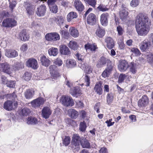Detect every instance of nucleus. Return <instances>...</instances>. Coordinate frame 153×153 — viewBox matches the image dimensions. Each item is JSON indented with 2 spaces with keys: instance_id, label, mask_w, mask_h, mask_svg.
<instances>
[{
  "instance_id": "1",
  "label": "nucleus",
  "mask_w": 153,
  "mask_h": 153,
  "mask_svg": "<svg viewBox=\"0 0 153 153\" xmlns=\"http://www.w3.org/2000/svg\"><path fill=\"white\" fill-rule=\"evenodd\" d=\"M151 25L148 15L140 13L137 16L135 21V28L138 35L145 36L148 33Z\"/></svg>"
},
{
  "instance_id": "2",
  "label": "nucleus",
  "mask_w": 153,
  "mask_h": 153,
  "mask_svg": "<svg viewBox=\"0 0 153 153\" xmlns=\"http://www.w3.org/2000/svg\"><path fill=\"white\" fill-rule=\"evenodd\" d=\"M2 26L6 28H13L17 25V21L14 19L7 18L2 22Z\"/></svg>"
},
{
  "instance_id": "3",
  "label": "nucleus",
  "mask_w": 153,
  "mask_h": 153,
  "mask_svg": "<svg viewBox=\"0 0 153 153\" xmlns=\"http://www.w3.org/2000/svg\"><path fill=\"white\" fill-rule=\"evenodd\" d=\"M45 38L47 41L54 42L59 40L60 36L56 32H51L47 33L45 36Z\"/></svg>"
},
{
  "instance_id": "4",
  "label": "nucleus",
  "mask_w": 153,
  "mask_h": 153,
  "mask_svg": "<svg viewBox=\"0 0 153 153\" xmlns=\"http://www.w3.org/2000/svg\"><path fill=\"white\" fill-rule=\"evenodd\" d=\"M110 65L112 64V62L108 59L102 56L100 58L97 62L96 66L97 68H99L105 66L106 63Z\"/></svg>"
},
{
  "instance_id": "5",
  "label": "nucleus",
  "mask_w": 153,
  "mask_h": 153,
  "mask_svg": "<svg viewBox=\"0 0 153 153\" xmlns=\"http://www.w3.org/2000/svg\"><path fill=\"white\" fill-rule=\"evenodd\" d=\"M0 70L9 75L12 73L10 66L7 62L0 63Z\"/></svg>"
},
{
  "instance_id": "6",
  "label": "nucleus",
  "mask_w": 153,
  "mask_h": 153,
  "mask_svg": "<svg viewBox=\"0 0 153 153\" xmlns=\"http://www.w3.org/2000/svg\"><path fill=\"white\" fill-rule=\"evenodd\" d=\"M61 100L62 104L65 106H73L74 104V102L71 97L63 96Z\"/></svg>"
},
{
  "instance_id": "7",
  "label": "nucleus",
  "mask_w": 153,
  "mask_h": 153,
  "mask_svg": "<svg viewBox=\"0 0 153 153\" xmlns=\"http://www.w3.org/2000/svg\"><path fill=\"white\" fill-rule=\"evenodd\" d=\"M26 65L34 70L37 69L39 67L37 60L33 58H29L26 62Z\"/></svg>"
},
{
  "instance_id": "8",
  "label": "nucleus",
  "mask_w": 153,
  "mask_h": 153,
  "mask_svg": "<svg viewBox=\"0 0 153 153\" xmlns=\"http://www.w3.org/2000/svg\"><path fill=\"white\" fill-rule=\"evenodd\" d=\"M151 45L150 41L148 39L145 40L140 43V48L142 52H145L149 49Z\"/></svg>"
},
{
  "instance_id": "9",
  "label": "nucleus",
  "mask_w": 153,
  "mask_h": 153,
  "mask_svg": "<svg viewBox=\"0 0 153 153\" xmlns=\"http://www.w3.org/2000/svg\"><path fill=\"white\" fill-rule=\"evenodd\" d=\"M149 102V99L147 96L146 95L142 96L138 102V105L140 108L146 107Z\"/></svg>"
},
{
  "instance_id": "10",
  "label": "nucleus",
  "mask_w": 153,
  "mask_h": 153,
  "mask_svg": "<svg viewBox=\"0 0 153 153\" xmlns=\"http://www.w3.org/2000/svg\"><path fill=\"white\" fill-rule=\"evenodd\" d=\"M44 102V98L39 97L31 101L30 104L33 107L36 108L40 106L41 105H43Z\"/></svg>"
},
{
  "instance_id": "11",
  "label": "nucleus",
  "mask_w": 153,
  "mask_h": 153,
  "mask_svg": "<svg viewBox=\"0 0 153 153\" xmlns=\"http://www.w3.org/2000/svg\"><path fill=\"white\" fill-rule=\"evenodd\" d=\"M37 10L36 14L38 16L41 17L45 14L46 12L47 8L44 4H42L37 8Z\"/></svg>"
},
{
  "instance_id": "12",
  "label": "nucleus",
  "mask_w": 153,
  "mask_h": 153,
  "mask_svg": "<svg viewBox=\"0 0 153 153\" xmlns=\"http://www.w3.org/2000/svg\"><path fill=\"white\" fill-rule=\"evenodd\" d=\"M113 67L112 64L110 65V63L107 65V67L102 74V76L104 78L109 77L111 74L113 70Z\"/></svg>"
},
{
  "instance_id": "13",
  "label": "nucleus",
  "mask_w": 153,
  "mask_h": 153,
  "mask_svg": "<svg viewBox=\"0 0 153 153\" xmlns=\"http://www.w3.org/2000/svg\"><path fill=\"white\" fill-rule=\"evenodd\" d=\"M82 140L80 136L77 134H74L72 137L71 143L76 147L80 146Z\"/></svg>"
},
{
  "instance_id": "14",
  "label": "nucleus",
  "mask_w": 153,
  "mask_h": 153,
  "mask_svg": "<svg viewBox=\"0 0 153 153\" xmlns=\"http://www.w3.org/2000/svg\"><path fill=\"white\" fill-rule=\"evenodd\" d=\"M41 111V115L42 117L45 119L49 118L52 113V111L50 108L47 106L44 107Z\"/></svg>"
},
{
  "instance_id": "15",
  "label": "nucleus",
  "mask_w": 153,
  "mask_h": 153,
  "mask_svg": "<svg viewBox=\"0 0 153 153\" xmlns=\"http://www.w3.org/2000/svg\"><path fill=\"white\" fill-rule=\"evenodd\" d=\"M87 22L88 24L93 25L96 24V16L93 13H90L87 18Z\"/></svg>"
},
{
  "instance_id": "16",
  "label": "nucleus",
  "mask_w": 153,
  "mask_h": 153,
  "mask_svg": "<svg viewBox=\"0 0 153 153\" xmlns=\"http://www.w3.org/2000/svg\"><path fill=\"white\" fill-rule=\"evenodd\" d=\"M19 37L21 40L23 41H26L29 40L30 36L26 29L22 30L19 34Z\"/></svg>"
},
{
  "instance_id": "17",
  "label": "nucleus",
  "mask_w": 153,
  "mask_h": 153,
  "mask_svg": "<svg viewBox=\"0 0 153 153\" xmlns=\"http://www.w3.org/2000/svg\"><path fill=\"white\" fill-rule=\"evenodd\" d=\"M59 52L61 54L64 55H70L71 52L68 47L65 45H61L60 46Z\"/></svg>"
},
{
  "instance_id": "18",
  "label": "nucleus",
  "mask_w": 153,
  "mask_h": 153,
  "mask_svg": "<svg viewBox=\"0 0 153 153\" xmlns=\"http://www.w3.org/2000/svg\"><path fill=\"white\" fill-rule=\"evenodd\" d=\"M109 16L108 13H105L102 14L100 16V22L101 25L104 26H106L108 24V18Z\"/></svg>"
},
{
  "instance_id": "19",
  "label": "nucleus",
  "mask_w": 153,
  "mask_h": 153,
  "mask_svg": "<svg viewBox=\"0 0 153 153\" xmlns=\"http://www.w3.org/2000/svg\"><path fill=\"white\" fill-rule=\"evenodd\" d=\"M106 46L109 49L113 48L115 46V42L113 39L110 37H107L105 39Z\"/></svg>"
},
{
  "instance_id": "20",
  "label": "nucleus",
  "mask_w": 153,
  "mask_h": 153,
  "mask_svg": "<svg viewBox=\"0 0 153 153\" xmlns=\"http://www.w3.org/2000/svg\"><path fill=\"white\" fill-rule=\"evenodd\" d=\"M118 67L120 71L123 72L126 71L128 67V65L126 61L125 60L121 61L120 62Z\"/></svg>"
},
{
  "instance_id": "21",
  "label": "nucleus",
  "mask_w": 153,
  "mask_h": 153,
  "mask_svg": "<svg viewBox=\"0 0 153 153\" xmlns=\"http://www.w3.org/2000/svg\"><path fill=\"white\" fill-rule=\"evenodd\" d=\"M5 55L8 58H12L17 56H18V53L15 50L10 49L6 51Z\"/></svg>"
},
{
  "instance_id": "22",
  "label": "nucleus",
  "mask_w": 153,
  "mask_h": 153,
  "mask_svg": "<svg viewBox=\"0 0 153 153\" xmlns=\"http://www.w3.org/2000/svg\"><path fill=\"white\" fill-rule=\"evenodd\" d=\"M74 4L75 8L78 11L81 12L83 10L84 6L80 0H75Z\"/></svg>"
},
{
  "instance_id": "23",
  "label": "nucleus",
  "mask_w": 153,
  "mask_h": 153,
  "mask_svg": "<svg viewBox=\"0 0 153 153\" xmlns=\"http://www.w3.org/2000/svg\"><path fill=\"white\" fill-rule=\"evenodd\" d=\"M40 61L42 65L46 67H48L51 62V61L44 55H43L41 56Z\"/></svg>"
},
{
  "instance_id": "24",
  "label": "nucleus",
  "mask_w": 153,
  "mask_h": 153,
  "mask_svg": "<svg viewBox=\"0 0 153 153\" xmlns=\"http://www.w3.org/2000/svg\"><path fill=\"white\" fill-rule=\"evenodd\" d=\"M68 112L69 116L72 119H76L79 115L78 112L74 109H69Z\"/></svg>"
},
{
  "instance_id": "25",
  "label": "nucleus",
  "mask_w": 153,
  "mask_h": 153,
  "mask_svg": "<svg viewBox=\"0 0 153 153\" xmlns=\"http://www.w3.org/2000/svg\"><path fill=\"white\" fill-rule=\"evenodd\" d=\"M35 91L33 88L29 89L26 90L25 92V95L26 99L32 98L34 95Z\"/></svg>"
},
{
  "instance_id": "26",
  "label": "nucleus",
  "mask_w": 153,
  "mask_h": 153,
  "mask_svg": "<svg viewBox=\"0 0 153 153\" xmlns=\"http://www.w3.org/2000/svg\"><path fill=\"white\" fill-rule=\"evenodd\" d=\"M26 10L27 15L30 17L34 14V6L31 5L30 4H27L26 7Z\"/></svg>"
},
{
  "instance_id": "27",
  "label": "nucleus",
  "mask_w": 153,
  "mask_h": 153,
  "mask_svg": "<svg viewBox=\"0 0 153 153\" xmlns=\"http://www.w3.org/2000/svg\"><path fill=\"white\" fill-rule=\"evenodd\" d=\"M70 93L73 96L76 97H77L80 94L79 90L77 86L71 88L70 91Z\"/></svg>"
},
{
  "instance_id": "28",
  "label": "nucleus",
  "mask_w": 153,
  "mask_h": 153,
  "mask_svg": "<svg viewBox=\"0 0 153 153\" xmlns=\"http://www.w3.org/2000/svg\"><path fill=\"white\" fill-rule=\"evenodd\" d=\"M3 108L6 110L10 111L13 109V102L10 100H7L4 103Z\"/></svg>"
},
{
  "instance_id": "29",
  "label": "nucleus",
  "mask_w": 153,
  "mask_h": 153,
  "mask_svg": "<svg viewBox=\"0 0 153 153\" xmlns=\"http://www.w3.org/2000/svg\"><path fill=\"white\" fill-rule=\"evenodd\" d=\"M105 29L102 27L98 26V27L96 30V33L97 35L100 38H102L105 35Z\"/></svg>"
},
{
  "instance_id": "30",
  "label": "nucleus",
  "mask_w": 153,
  "mask_h": 153,
  "mask_svg": "<svg viewBox=\"0 0 153 153\" xmlns=\"http://www.w3.org/2000/svg\"><path fill=\"white\" fill-rule=\"evenodd\" d=\"M38 123V120L35 117H28L27 118V123L29 125H35Z\"/></svg>"
},
{
  "instance_id": "31",
  "label": "nucleus",
  "mask_w": 153,
  "mask_h": 153,
  "mask_svg": "<svg viewBox=\"0 0 153 153\" xmlns=\"http://www.w3.org/2000/svg\"><path fill=\"white\" fill-rule=\"evenodd\" d=\"M120 19L123 21L126 19L128 16V12L125 9L122 8L120 11Z\"/></svg>"
},
{
  "instance_id": "32",
  "label": "nucleus",
  "mask_w": 153,
  "mask_h": 153,
  "mask_svg": "<svg viewBox=\"0 0 153 153\" xmlns=\"http://www.w3.org/2000/svg\"><path fill=\"white\" fill-rule=\"evenodd\" d=\"M147 60L153 67V53L151 52H147L145 55Z\"/></svg>"
},
{
  "instance_id": "33",
  "label": "nucleus",
  "mask_w": 153,
  "mask_h": 153,
  "mask_svg": "<svg viewBox=\"0 0 153 153\" xmlns=\"http://www.w3.org/2000/svg\"><path fill=\"white\" fill-rule=\"evenodd\" d=\"M102 84L100 83H96L94 88V89L97 94L100 95L102 94L103 91L101 87Z\"/></svg>"
},
{
  "instance_id": "34",
  "label": "nucleus",
  "mask_w": 153,
  "mask_h": 153,
  "mask_svg": "<svg viewBox=\"0 0 153 153\" xmlns=\"http://www.w3.org/2000/svg\"><path fill=\"white\" fill-rule=\"evenodd\" d=\"M69 31L71 35L74 38H76L78 36L79 33L76 28L71 27L69 28Z\"/></svg>"
},
{
  "instance_id": "35",
  "label": "nucleus",
  "mask_w": 153,
  "mask_h": 153,
  "mask_svg": "<svg viewBox=\"0 0 153 153\" xmlns=\"http://www.w3.org/2000/svg\"><path fill=\"white\" fill-rule=\"evenodd\" d=\"M77 17L76 13L74 12H70L67 15V19L68 22H70L72 19Z\"/></svg>"
},
{
  "instance_id": "36",
  "label": "nucleus",
  "mask_w": 153,
  "mask_h": 153,
  "mask_svg": "<svg viewBox=\"0 0 153 153\" xmlns=\"http://www.w3.org/2000/svg\"><path fill=\"white\" fill-rule=\"evenodd\" d=\"M80 145L83 148L90 149L91 148V144L88 140L86 138L84 139L83 141L82 140Z\"/></svg>"
},
{
  "instance_id": "37",
  "label": "nucleus",
  "mask_w": 153,
  "mask_h": 153,
  "mask_svg": "<svg viewBox=\"0 0 153 153\" xmlns=\"http://www.w3.org/2000/svg\"><path fill=\"white\" fill-rule=\"evenodd\" d=\"M85 49L87 50H90L91 51H95L97 48L96 45L94 44H91L88 42L85 44L84 46Z\"/></svg>"
},
{
  "instance_id": "38",
  "label": "nucleus",
  "mask_w": 153,
  "mask_h": 153,
  "mask_svg": "<svg viewBox=\"0 0 153 153\" xmlns=\"http://www.w3.org/2000/svg\"><path fill=\"white\" fill-rule=\"evenodd\" d=\"M69 48L74 51L76 50L78 48V45L77 43L73 40L70 41L68 44Z\"/></svg>"
},
{
  "instance_id": "39",
  "label": "nucleus",
  "mask_w": 153,
  "mask_h": 153,
  "mask_svg": "<svg viewBox=\"0 0 153 153\" xmlns=\"http://www.w3.org/2000/svg\"><path fill=\"white\" fill-rule=\"evenodd\" d=\"M62 144L65 146H68L70 143L71 139L69 136H65L64 138L62 137Z\"/></svg>"
},
{
  "instance_id": "40",
  "label": "nucleus",
  "mask_w": 153,
  "mask_h": 153,
  "mask_svg": "<svg viewBox=\"0 0 153 153\" xmlns=\"http://www.w3.org/2000/svg\"><path fill=\"white\" fill-rule=\"evenodd\" d=\"M65 18L61 16H58L55 18V21L60 26L64 22Z\"/></svg>"
},
{
  "instance_id": "41",
  "label": "nucleus",
  "mask_w": 153,
  "mask_h": 153,
  "mask_svg": "<svg viewBox=\"0 0 153 153\" xmlns=\"http://www.w3.org/2000/svg\"><path fill=\"white\" fill-rule=\"evenodd\" d=\"M65 65L68 68H72L76 65V62L74 60L71 59L69 60H66Z\"/></svg>"
},
{
  "instance_id": "42",
  "label": "nucleus",
  "mask_w": 153,
  "mask_h": 153,
  "mask_svg": "<svg viewBox=\"0 0 153 153\" xmlns=\"http://www.w3.org/2000/svg\"><path fill=\"white\" fill-rule=\"evenodd\" d=\"M23 65L21 62H16L13 66V70L15 71H18L23 68Z\"/></svg>"
},
{
  "instance_id": "43",
  "label": "nucleus",
  "mask_w": 153,
  "mask_h": 153,
  "mask_svg": "<svg viewBox=\"0 0 153 153\" xmlns=\"http://www.w3.org/2000/svg\"><path fill=\"white\" fill-rule=\"evenodd\" d=\"M137 65L134 62H131L130 64V71L133 74H135L137 71Z\"/></svg>"
},
{
  "instance_id": "44",
  "label": "nucleus",
  "mask_w": 153,
  "mask_h": 153,
  "mask_svg": "<svg viewBox=\"0 0 153 153\" xmlns=\"http://www.w3.org/2000/svg\"><path fill=\"white\" fill-rule=\"evenodd\" d=\"M107 102L109 105L112 103L114 99V94L111 92L108 93L107 95Z\"/></svg>"
},
{
  "instance_id": "45",
  "label": "nucleus",
  "mask_w": 153,
  "mask_h": 153,
  "mask_svg": "<svg viewBox=\"0 0 153 153\" xmlns=\"http://www.w3.org/2000/svg\"><path fill=\"white\" fill-rule=\"evenodd\" d=\"M30 113V110L27 108H24L21 110L19 112L20 115L22 116H26L28 115Z\"/></svg>"
},
{
  "instance_id": "46",
  "label": "nucleus",
  "mask_w": 153,
  "mask_h": 153,
  "mask_svg": "<svg viewBox=\"0 0 153 153\" xmlns=\"http://www.w3.org/2000/svg\"><path fill=\"white\" fill-rule=\"evenodd\" d=\"M59 33L62 37L65 39H67L69 37V34L67 30L61 29L59 31Z\"/></svg>"
},
{
  "instance_id": "47",
  "label": "nucleus",
  "mask_w": 153,
  "mask_h": 153,
  "mask_svg": "<svg viewBox=\"0 0 153 153\" xmlns=\"http://www.w3.org/2000/svg\"><path fill=\"white\" fill-rule=\"evenodd\" d=\"M87 124L84 121L81 122L79 125V129L82 132H85L87 128Z\"/></svg>"
},
{
  "instance_id": "48",
  "label": "nucleus",
  "mask_w": 153,
  "mask_h": 153,
  "mask_svg": "<svg viewBox=\"0 0 153 153\" xmlns=\"http://www.w3.org/2000/svg\"><path fill=\"white\" fill-rule=\"evenodd\" d=\"M48 52L50 55L56 56L58 54V49L56 48H51L49 50Z\"/></svg>"
},
{
  "instance_id": "49",
  "label": "nucleus",
  "mask_w": 153,
  "mask_h": 153,
  "mask_svg": "<svg viewBox=\"0 0 153 153\" xmlns=\"http://www.w3.org/2000/svg\"><path fill=\"white\" fill-rule=\"evenodd\" d=\"M50 10L53 13H56L58 12V7L56 4L48 6Z\"/></svg>"
},
{
  "instance_id": "50",
  "label": "nucleus",
  "mask_w": 153,
  "mask_h": 153,
  "mask_svg": "<svg viewBox=\"0 0 153 153\" xmlns=\"http://www.w3.org/2000/svg\"><path fill=\"white\" fill-rule=\"evenodd\" d=\"M15 84L16 82L15 81L8 80L5 85L8 87L10 88H13L15 87Z\"/></svg>"
},
{
  "instance_id": "51",
  "label": "nucleus",
  "mask_w": 153,
  "mask_h": 153,
  "mask_svg": "<svg viewBox=\"0 0 153 153\" xmlns=\"http://www.w3.org/2000/svg\"><path fill=\"white\" fill-rule=\"evenodd\" d=\"M86 4H88L93 7H95L97 1L96 0H84Z\"/></svg>"
},
{
  "instance_id": "52",
  "label": "nucleus",
  "mask_w": 153,
  "mask_h": 153,
  "mask_svg": "<svg viewBox=\"0 0 153 153\" xmlns=\"http://www.w3.org/2000/svg\"><path fill=\"white\" fill-rule=\"evenodd\" d=\"M31 73L29 72H26L23 76V78L26 81L29 80L31 78Z\"/></svg>"
},
{
  "instance_id": "53",
  "label": "nucleus",
  "mask_w": 153,
  "mask_h": 153,
  "mask_svg": "<svg viewBox=\"0 0 153 153\" xmlns=\"http://www.w3.org/2000/svg\"><path fill=\"white\" fill-rule=\"evenodd\" d=\"M126 77L127 76L125 74H120L118 77V83H120L123 82Z\"/></svg>"
},
{
  "instance_id": "54",
  "label": "nucleus",
  "mask_w": 153,
  "mask_h": 153,
  "mask_svg": "<svg viewBox=\"0 0 153 153\" xmlns=\"http://www.w3.org/2000/svg\"><path fill=\"white\" fill-rule=\"evenodd\" d=\"M131 51L135 54L136 56H140L141 54L139 49L137 48H131Z\"/></svg>"
},
{
  "instance_id": "55",
  "label": "nucleus",
  "mask_w": 153,
  "mask_h": 153,
  "mask_svg": "<svg viewBox=\"0 0 153 153\" xmlns=\"http://www.w3.org/2000/svg\"><path fill=\"white\" fill-rule=\"evenodd\" d=\"M51 74L52 75L53 79H56L57 78L60 76V74L59 73L58 70L56 71L51 72Z\"/></svg>"
},
{
  "instance_id": "56",
  "label": "nucleus",
  "mask_w": 153,
  "mask_h": 153,
  "mask_svg": "<svg viewBox=\"0 0 153 153\" xmlns=\"http://www.w3.org/2000/svg\"><path fill=\"white\" fill-rule=\"evenodd\" d=\"M9 7L12 11H13L14 8L16 7L17 4V2L15 1H9Z\"/></svg>"
},
{
  "instance_id": "57",
  "label": "nucleus",
  "mask_w": 153,
  "mask_h": 153,
  "mask_svg": "<svg viewBox=\"0 0 153 153\" xmlns=\"http://www.w3.org/2000/svg\"><path fill=\"white\" fill-rule=\"evenodd\" d=\"M7 97L10 99L13 100H15L16 98H17V96L15 92H13L12 94H7Z\"/></svg>"
},
{
  "instance_id": "58",
  "label": "nucleus",
  "mask_w": 153,
  "mask_h": 153,
  "mask_svg": "<svg viewBox=\"0 0 153 153\" xmlns=\"http://www.w3.org/2000/svg\"><path fill=\"white\" fill-rule=\"evenodd\" d=\"M139 4V0H132L131 2L130 5L133 7H135L137 6Z\"/></svg>"
},
{
  "instance_id": "59",
  "label": "nucleus",
  "mask_w": 153,
  "mask_h": 153,
  "mask_svg": "<svg viewBox=\"0 0 153 153\" xmlns=\"http://www.w3.org/2000/svg\"><path fill=\"white\" fill-rule=\"evenodd\" d=\"M117 30L119 36H121L123 34V30L120 25H118L117 27Z\"/></svg>"
},
{
  "instance_id": "60",
  "label": "nucleus",
  "mask_w": 153,
  "mask_h": 153,
  "mask_svg": "<svg viewBox=\"0 0 153 153\" xmlns=\"http://www.w3.org/2000/svg\"><path fill=\"white\" fill-rule=\"evenodd\" d=\"M97 8L100 11L102 12L106 11H108V9L103 5H100L97 7Z\"/></svg>"
},
{
  "instance_id": "61",
  "label": "nucleus",
  "mask_w": 153,
  "mask_h": 153,
  "mask_svg": "<svg viewBox=\"0 0 153 153\" xmlns=\"http://www.w3.org/2000/svg\"><path fill=\"white\" fill-rule=\"evenodd\" d=\"M87 112L84 110H81L80 112V117L84 120L86 117Z\"/></svg>"
},
{
  "instance_id": "62",
  "label": "nucleus",
  "mask_w": 153,
  "mask_h": 153,
  "mask_svg": "<svg viewBox=\"0 0 153 153\" xmlns=\"http://www.w3.org/2000/svg\"><path fill=\"white\" fill-rule=\"evenodd\" d=\"M55 65L59 66H61L63 63L62 60L59 58H57L54 62Z\"/></svg>"
},
{
  "instance_id": "63",
  "label": "nucleus",
  "mask_w": 153,
  "mask_h": 153,
  "mask_svg": "<svg viewBox=\"0 0 153 153\" xmlns=\"http://www.w3.org/2000/svg\"><path fill=\"white\" fill-rule=\"evenodd\" d=\"M85 81L86 83V86H89L90 85V78L89 76L87 75L85 76Z\"/></svg>"
},
{
  "instance_id": "64",
  "label": "nucleus",
  "mask_w": 153,
  "mask_h": 153,
  "mask_svg": "<svg viewBox=\"0 0 153 153\" xmlns=\"http://www.w3.org/2000/svg\"><path fill=\"white\" fill-rule=\"evenodd\" d=\"M50 71V73L51 72L53 71H56L58 70V68L56 67L55 65H51L49 67Z\"/></svg>"
}]
</instances>
